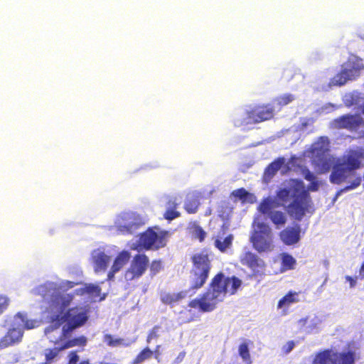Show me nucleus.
Here are the masks:
<instances>
[{"label":"nucleus","instance_id":"nucleus-1","mask_svg":"<svg viewBox=\"0 0 364 364\" xmlns=\"http://www.w3.org/2000/svg\"><path fill=\"white\" fill-rule=\"evenodd\" d=\"M242 284V280L236 276L226 277L223 272H219L211 279L207 290L191 300L188 306L198 309L203 313L211 312L224 301L227 294H235Z\"/></svg>","mask_w":364,"mask_h":364},{"label":"nucleus","instance_id":"nucleus-2","mask_svg":"<svg viewBox=\"0 0 364 364\" xmlns=\"http://www.w3.org/2000/svg\"><path fill=\"white\" fill-rule=\"evenodd\" d=\"M242 284V280L236 276L226 277L223 272H219L211 279L207 290L191 300L188 306L198 309L203 313L211 312L224 301L227 294H235Z\"/></svg>","mask_w":364,"mask_h":364},{"label":"nucleus","instance_id":"nucleus-3","mask_svg":"<svg viewBox=\"0 0 364 364\" xmlns=\"http://www.w3.org/2000/svg\"><path fill=\"white\" fill-rule=\"evenodd\" d=\"M329 151L328 138L326 136L320 137L318 141L311 146V163L318 173H326L333 167L330 181L333 183L341 184L354 173L341 162L333 166L334 160Z\"/></svg>","mask_w":364,"mask_h":364},{"label":"nucleus","instance_id":"nucleus-4","mask_svg":"<svg viewBox=\"0 0 364 364\" xmlns=\"http://www.w3.org/2000/svg\"><path fill=\"white\" fill-rule=\"evenodd\" d=\"M277 198L282 203H287L291 198L293 200L288 205L289 215L296 220H301L308 210L311 196L305 189L304 183L299 180H293L289 188H281L277 192Z\"/></svg>","mask_w":364,"mask_h":364},{"label":"nucleus","instance_id":"nucleus-5","mask_svg":"<svg viewBox=\"0 0 364 364\" xmlns=\"http://www.w3.org/2000/svg\"><path fill=\"white\" fill-rule=\"evenodd\" d=\"M88 313L89 311L85 307L76 306L68 309L63 315L51 316L50 322L56 328L65 323L62 329V339L68 337L75 329L84 326L88 320Z\"/></svg>","mask_w":364,"mask_h":364},{"label":"nucleus","instance_id":"nucleus-6","mask_svg":"<svg viewBox=\"0 0 364 364\" xmlns=\"http://www.w3.org/2000/svg\"><path fill=\"white\" fill-rule=\"evenodd\" d=\"M190 290L201 289L207 282L212 269V260L206 251L195 253L191 258Z\"/></svg>","mask_w":364,"mask_h":364},{"label":"nucleus","instance_id":"nucleus-7","mask_svg":"<svg viewBox=\"0 0 364 364\" xmlns=\"http://www.w3.org/2000/svg\"><path fill=\"white\" fill-rule=\"evenodd\" d=\"M250 242L258 252H270L274 250V236L270 226L264 223H258L252 232Z\"/></svg>","mask_w":364,"mask_h":364},{"label":"nucleus","instance_id":"nucleus-8","mask_svg":"<svg viewBox=\"0 0 364 364\" xmlns=\"http://www.w3.org/2000/svg\"><path fill=\"white\" fill-rule=\"evenodd\" d=\"M169 232L166 230L155 232L149 228L139 235L138 246L142 250H149L163 248L166 246Z\"/></svg>","mask_w":364,"mask_h":364},{"label":"nucleus","instance_id":"nucleus-9","mask_svg":"<svg viewBox=\"0 0 364 364\" xmlns=\"http://www.w3.org/2000/svg\"><path fill=\"white\" fill-rule=\"evenodd\" d=\"M355 354L351 350L335 352L331 349H325L318 352L311 364H354Z\"/></svg>","mask_w":364,"mask_h":364},{"label":"nucleus","instance_id":"nucleus-10","mask_svg":"<svg viewBox=\"0 0 364 364\" xmlns=\"http://www.w3.org/2000/svg\"><path fill=\"white\" fill-rule=\"evenodd\" d=\"M149 264V259L144 253H139L133 257L129 267L125 271L124 278L127 281L139 279L146 272Z\"/></svg>","mask_w":364,"mask_h":364},{"label":"nucleus","instance_id":"nucleus-11","mask_svg":"<svg viewBox=\"0 0 364 364\" xmlns=\"http://www.w3.org/2000/svg\"><path fill=\"white\" fill-rule=\"evenodd\" d=\"M364 124L363 118L359 114H346L335 118L331 127L337 129H346L351 132H357Z\"/></svg>","mask_w":364,"mask_h":364},{"label":"nucleus","instance_id":"nucleus-12","mask_svg":"<svg viewBox=\"0 0 364 364\" xmlns=\"http://www.w3.org/2000/svg\"><path fill=\"white\" fill-rule=\"evenodd\" d=\"M276 203L272 199H263L258 206V210L263 215H267L272 223L277 226H282L287 223V216L279 210H272L276 208Z\"/></svg>","mask_w":364,"mask_h":364},{"label":"nucleus","instance_id":"nucleus-13","mask_svg":"<svg viewBox=\"0 0 364 364\" xmlns=\"http://www.w3.org/2000/svg\"><path fill=\"white\" fill-rule=\"evenodd\" d=\"M274 112V108L271 104H260L247 111V117L254 123H260L272 119Z\"/></svg>","mask_w":364,"mask_h":364},{"label":"nucleus","instance_id":"nucleus-14","mask_svg":"<svg viewBox=\"0 0 364 364\" xmlns=\"http://www.w3.org/2000/svg\"><path fill=\"white\" fill-rule=\"evenodd\" d=\"M240 262L242 265L250 269L254 276L262 274L265 267L264 260L250 251L244 252L240 257Z\"/></svg>","mask_w":364,"mask_h":364},{"label":"nucleus","instance_id":"nucleus-15","mask_svg":"<svg viewBox=\"0 0 364 364\" xmlns=\"http://www.w3.org/2000/svg\"><path fill=\"white\" fill-rule=\"evenodd\" d=\"M301 228L300 225L295 224L288 226L279 232V236L282 242L287 246L297 244L301 237Z\"/></svg>","mask_w":364,"mask_h":364},{"label":"nucleus","instance_id":"nucleus-16","mask_svg":"<svg viewBox=\"0 0 364 364\" xmlns=\"http://www.w3.org/2000/svg\"><path fill=\"white\" fill-rule=\"evenodd\" d=\"M342 68L346 71V74L352 80L360 76L361 70L364 69V65L361 58L353 55L348 58Z\"/></svg>","mask_w":364,"mask_h":364},{"label":"nucleus","instance_id":"nucleus-17","mask_svg":"<svg viewBox=\"0 0 364 364\" xmlns=\"http://www.w3.org/2000/svg\"><path fill=\"white\" fill-rule=\"evenodd\" d=\"M228 230V225L225 223L223 224L215 239L214 245L221 252H225L232 245L233 235L232 234H229L224 237Z\"/></svg>","mask_w":364,"mask_h":364},{"label":"nucleus","instance_id":"nucleus-18","mask_svg":"<svg viewBox=\"0 0 364 364\" xmlns=\"http://www.w3.org/2000/svg\"><path fill=\"white\" fill-rule=\"evenodd\" d=\"M186 296V291H180L178 292L161 291L159 294L161 302L171 308L178 304Z\"/></svg>","mask_w":364,"mask_h":364},{"label":"nucleus","instance_id":"nucleus-19","mask_svg":"<svg viewBox=\"0 0 364 364\" xmlns=\"http://www.w3.org/2000/svg\"><path fill=\"white\" fill-rule=\"evenodd\" d=\"M91 259L95 272H100L107 269L111 258L104 251L97 249L92 252Z\"/></svg>","mask_w":364,"mask_h":364},{"label":"nucleus","instance_id":"nucleus-20","mask_svg":"<svg viewBox=\"0 0 364 364\" xmlns=\"http://www.w3.org/2000/svg\"><path fill=\"white\" fill-rule=\"evenodd\" d=\"M22 333L16 328L9 329L6 334L0 339V349L6 348L20 342Z\"/></svg>","mask_w":364,"mask_h":364},{"label":"nucleus","instance_id":"nucleus-21","mask_svg":"<svg viewBox=\"0 0 364 364\" xmlns=\"http://www.w3.org/2000/svg\"><path fill=\"white\" fill-rule=\"evenodd\" d=\"M179 203L176 198H171L166 202V210L164 213V219L171 221L181 216V213L177 210Z\"/></svg>","mask_w":364,"mask_h":364},{"label":"nucleus","instance_id":"nucleus-22","mask_svg":"<svg viewBox=\"0 0 364 364\" xmlns=\"http://www.w3.org/2000/svg\"><path fill=\"white\" fill-rule=\"evenodd\" d=\"M360 159V157H358L357 155V151H355L344 157L343 161L341 163L345 164V166L353 172L361 166Z\"/></svg>","mask_w":364,"mask_h":364},{"label":"nucleus","instance_id":"nucleus-23","mask_svg":"<svg viewBox=\"0 0 364 364\" xmlns=\"http://www.w3.org/2000/svg\"><path fill=\"white\" fill-rule=\"evenodd\" d=\"M299 293L293 291H289L282 299H279L277 304L278 309L286 308L287 309L292 304L299 301Z\"/></svg>","mask_w":364,"mask_h":364},{"label":"nucleus","instance_id":"nucleus-24","mask_svg":"<svg viewBox=\"0 0 364 364\" xmlns=\"http://www.w3.org/2000/svg\"><path fill=\"white\" fill-rule=\"evenodd\" d=\"M282 271L294 269L296 265V259L289 253L282 252L280 254Z\"/></svg>","mask_w":364,"mask_h":364},{"label":"nucleus","instance_id":"nucleus-25","mask_svg":"<svg viewBox=\"0 0 364 364\" xmlns=\"http://www.w3.org/2000/svg\"><path fill=\"white\" fill-rule=\"evenodd\" d=\"M73 299L72 294L61 295L58 294L55 296L52 300V304L57 306H60V312L62 313L63 310L68 307Z\"/></svg>","mask_w":364,"mask_h":364},{"label":"nucleus","instance_id":"nucleus-26","mask_svg":"<svg viewBox=\"0 0 364 364\" xmlns=\"http://www.w3.org/2000/svg\"><path fill=\"white\" fill-rule=\"evenodd\" d=\"M129 258V252L125 250L120 252L114 259L112 268L119 272L128 262Z\"/></svg>","mask_w":364,"mask_h":364},{"label":"nucleus","instance_id":"nucleus-27","mask_svg":"<svg viewBox=\"0 0 364 364\" xmlns=\"http://www.w3.org/2000/svg\"><path fill=\"white\" fill-rule=\"evenodd\" d=\"M75 291L77 294L82 295L84 294H87L91 296L96 298L100 296L101 288L98 285L90 284L85 286L84 288L77 289Z\"/></svg>","mask_w":364,"mask_h":364},{"label":"nucleus","instance_id":"nucleus-28","mask_svg":"<svg viewBox=\"0 0 364 364\" xmlns=\"http://www.w3.org/2000/svg\"><path fill=\"white\" fill-rule=\"evenodd\" d=\"M348 80H351L343 68L336 74L330 80V85L333 86L344 85Z\"/></svg>","mask_w":364,"mask_h":364},{"label":"nucleus","instance_id":"nucleus-29","mask_svg":"<svg viewBox=\"0 0 364 364\" xmlns=\"http://www.w3.org/2000/svg\"><path fill=\"white\" fill-rule=\"evenodd\" d=\"M87 339L84 336L68 340L60 346V350H65L75 346H85Z\"/></svg>","mask_w":364,"mask_h":364},{"label":"nucleus","instance_id":"nucleus-30","mask_svg":"<svg viewBox=\"0 0 364 364\" xmlns=\"http://www.w3.org/2000/svg\"><path fill=\"white\" fill-rule=\"evenodd\" d=\"M285 160L282 157L277 158L265 168V173L269 176H273L284 164Z\"/></svg>","mask_w":364,"mask_h":364},{"label":"nucleus","instance_id":"nucleus-31","mask_svg":"<svg viewBox=\"0 0 364 364\" xmlns=\"http://www.w3.org/2000/svg\"><path fill=\"white\" fill-rule=\"evenodd\" d=\"M154 353L149 347L144 348L133 359L132 364H141L153 357Z\"/></svg>","mask_w":364,"mask_h":364},{"label":"nucleus","instance_id":"nucleus-32","mask_svg":"<svg viewBox=\"0 0 364 364\" xmlns=\"http://www.w3.org/2000/svg\"><path fill=\"white\" fill-rule=\"evenodd\" d=\"M192 309L193 308L186 309L179 312V319L181 320L182 323H190L198 318V316Z\"/></svg>","mask_w":364,"mask_h":364},{"label":"nucleus","instance_id":"nucleus-33","mask_svg":"<svg viewBox=\"0 0 364 364\" xmlns=\"http://www.w3.org/2000/svg\"><path fill=\"white\" fill-rule=\"evenodd\" d=\"M192 236L202 242L205 240L207 233L206 232L196 223H194L190 228Z\"/></svg>","mask_w":364,"mask_h":364},{"label":"nucleus","instance_id":"nucleus-34","mask_svg":"<svg viewBox=\"0 0 364 364\" xmlns=\"http://www.w3.org/2000/svg\"><path fill=\"white\" fill-rule=\"evenodd\" d=\"M232 195L244 202L253 203V195L246 191L244 188H238L232 191Z\"/></svg>","mask_w":364,"mask_h":364},{"label":"nucleus","instance_id":"nucleus-35","mask_svg":"<svg viewBox=\"0 0 364 364\" xmlns=\"http://www.w3.org/2000/svg\"><path fill=\"white\" fill-rule=\"evenodd\" d=\"M103 341L109 347H117L119 346H128L129 344L124 343V340L121 338H114L111 334H105L103 336Z\"/></svg>","mask_w":364,"mask_h":364},{"label":"nucleus","instance_id":"nucleus-36","mask_svg":"<svg viewBox=\"0 0 364 364\" xmlns=\"http://www.w3.org/2000/svg\"><path fill=\"white\" fill-rule=\"evenodd\" d=\"M199 206V200L198 198H191L186 200L183 207L188 214H195L197 213Z\"/></svg>","mask_w":364,"mask_h":364},{"label":"nucleus","instance_id":"nucleus-37","mask_svg":"<svg viewBox=\"0 0 364 364\" xmlns=\"http://www.w3.org/2000/svg\"><path fill=\"white\" fill-rule=\"evenodd\" d=\"M238 353L243 361L247 364H251V356L247 343L244 342L240 344L238 347Z\"/></svg>","mask_w":364,"mask_h":364},{"label":"nucleus","instance_id":"nucleus-38","mask_svg":"<svg viewBox=\"0 0 364 364\" xmlns=\"http://www.w3.org/2000/svg\"><path fill=\"white\" fill-rule=\"evenodd\" d=\"M137 228L138 225L134 222H129L117 226V230L123 235L132 234Z\"/></svg>","mask_w":364,"mask_h":364},{"label":"nucleus","instance_id":"nucleus-39","mask_svg":"<svg viewBox=\"0 0 364 364\" xmlns=\"http://www.w3.org/2000/svg\"><path fill=\"white\" fill-rule=\"evenodd\" d=\"M294 100V96L291 94L287 93L280 96H278L274 99V102L276 103L279 107H282L287 105Z\"/></svg>","mask_w":364,"mask_h":364},{"label":"nucleus","instance_id":"nucleus-40","mask_svg":"<svg viewBox=\"0 0 364 364\" xmlns=\"http://www.w3.org/2000/svg\"><path fill=\"white\" fill-rule=\"evenodd\" d=\"M361 177L360 176H356L350 183L349 185L345 186L343 188L341 189L340 191H338L336 194V197H338V196H340L343 192H346V191H350V190H353L356 188H358V186H360V183H361Z\"/></svg>","mask_w":364,"mask_h":364},{"label":"nucleus","instance_id":"nucleus-41","mask_svg":"<svg viewBox=\"0 0 364 364\" xmlns=\"http://www.w3.org/2000/svg\"><path fill=\"white\" fill-rule=\"evenodd\" d=\"M163 269L162 262L160 259H154L151 262L149 271L151 276L158 274Z\"/></svg>","mask_w":364,"mask_h":364},{"label":"nucleus","instance_id":"nucleus-42","mask_svg":"<svg viewBox=\"0 0 364 364\" xmlns=\"http://www.w3.org/2000/svg\"><path fill=\"white\" fill-rule=\"evenodd\" d=\"M62 350H60V346L56 347L53 349H48L46 353V363H50L53 358H55L60 351Z\"/></svg>","mask_w":364,"mask_h":364},{"label":"nucleus","instance_id":"nucleus-43","mask_svg":"<svg viewBox=\"0 0 364 364\" xmlns=\"http://www.w3.org/2000/svg\"><path fill=\"white\" fill-rule=\"evenodd\" d=\"M160 329L159 326H154L149 332L147 337H146V343H150L151 341L154 339H156L159 338V331Z\"/></svg>","mask_w":364,"mask_h":364},{"label":"nucleus","instance_id":"nucleus-44","mask_svg":"<svg viewBox=\"0 0 364 364\" xmlns=\"http://www.w3.org/2000/svg\"><path fill=\"white\" fill-rule=\"evenodd\" d=\"M301 172L304 178L307 181H311L315 179V176L312 173L310 170L306 167H302L301 168Z\"/></svg>","mask_w":364,"mask_h":364},{"label":"nucleus","instance_id":"nucleus-45","mask_svg":"<svg viewBox=\"0 0 364 364\" xmlns=\"http://www.w3.org/2000/svg\"><path fill=\"white\" fill-rule=\"evenodd\" d=\"M68 358V362L66 364H77L80 360L79 355L75 350H73L69 353Z\"/></svg>","mask_w":364,"mask_h":364},{"label":"nucleus","instance_id":"nucleus-46","mask_svg":"<svg viewBox=\"0 0 364 364\" xmlns=\"http://www.w3.org/2000/svg\"><path fill=\"white\" fill-rule=\"evenodd\" d=\"M9 300L6 296H0V314L7 308Z\"/></svg>","mask_w":364,"mask_h":364},{"label":"nucleus","instance_id":"nucleus-47","mask_svg":"<svg viewBox=\"0 0 364 364\" xmlns=\"http://www.w3.org/2000/svg\"><path fill=\"white\" fill-rule=\"evenodd\" d=\"M311 182L310 185L308 187V189L306 190L308 192L309 191H316L318 189V183L315 179H313L311 181H309Z\"/></svg>","mask_w":364,"mask_h":364},{"label":"nucleus","instance_id":"nucleus-48","mask_svg":"<svg viewBox=\"0 0 364 364\" xmlns=\"http://www.w3.org/2000/svg\"><path fill=\"white\" fill-rule=\"evenodd\" d=\"M295 343L293 341H288L287 344L283 347V351L285 353H289L294 347Z\"/></svg>","mask_w":364,"mask_h":364},{"label":"nucleus","instance_id":"nucleus-49","mask_svg":"<svg viewBox=\"0 0 364 364\" xmlns=\"http://www.w3.org/2000/svg\"><path fill=\"white\" fill-rule=\"evenodd\" d=\"M161 348V346L160 345H158L156 346L155 348V350H153V353H154V355L153 356L154 357L155 359H156L159 362L160 360V352H159V349Z\"/></svg>","mask_w":364,"mask_h":364},{"label":"nucleus","instance_id":"nucleus-50","mask_svg":"<svg viewBox=\"0 0 364 364\" xmlns=\"http://www.w3.org/2000/svg\"><path fill=\"white\" fill-rule=\"evenodd\" d=\"M117 272H118L111 267V269L109 270V272H108V274H107V281H112L114 279V274Z\"/></svg>","mask_w":364,"mask_h":364},{"label":"nucleus","instance_id":"nucleus-51","mask_svg":"<svg viewBox=\"0 0 364 364\" xmlns=\"http://www.w3.org/2000/svg\"><path fill=\"white\" fill-rule=\"evenodd\" d=\"M346 279L350 282V287H353L355 286L356 284V279L353 278L350 276H346Z\"/></svg>","mask_w":364,"mask_h":364},{"label":"nucleus","instance_id":"nucleus-52","mask_svg":"<svg viewBox=\"0 0 364 364\" xmlns=\"http://www.w3.org/2000/svg\"><path fill=\"white\" fill-rule=\"evenodd\" d=\"M185 355H186L185 352L180 353L179 355L176 358L175 363H179L180 362H181L183 360V359L184 358Z\"/></svg>","mask_w":364,"mask_h":364},{"label":"nucleus","instance_id":"nucleus-53","mask_svg":"<svg viewBox=\"0 0 364 364\" xmlns=\"http://www.w3.org/2000/svg\"><path fill=\"white\" fill-rule=\"evenodd\" d=\"M358 277L360 279H364V262L362 263L361 267L360 268Z\"/></svg>","mask_w":364,"mask_h":364},{"label":"nucleus","instance_id":"nucleus-54","mask_svg":"<svg viewBox=\"0 0 364 364\" xmlns=\"http://www.w3.org/2000/svg\"><path fill=\"white\" fill-rule=\"evenodd\" d=\"M357 155L358 157L364 159V146L359 148V149L357 151Z\"/></svg>","mask_w":364,"mask_h":364},{"label":"nucleus","instance_id":"nucleus-55","mask_svg":"<svg viewBox=\"0 0 364 364\" xmlns=\"http://www.w3.org/2000/svg\"><path fill=\"white\" fill-rule=\"evenodd\" d=\"M67 284H68L67 287L68 288H72L74 287V283L72 282H67Z\"/></svg>","mask_w":364,"mask_h":364},{"label":"nucleus","instance_id":"nucleus-56","mask_svg":"<svg viewBox=\"0 0 364 364\" xmlns=\"http://www.w3.org/2000/svg\"><path fill=\"white\" fill-rule=\"evenodd\" d=\"M79 364H90L88 360H84L80 362Z\"/></svg>","mask_w":364,"mask_h":364},{"label":"nucleus","instance_id":"nucleus-57","mask_svg":"<svg viewBox=\"0 0 364 364\" xmlns=\"http://www.w3.org/2000/svg\"><path fill=\"white\" fill-rule=\"evenodd\" d=\"M24 328H28V329L31 328V326H28V321L24 322Z\"/></svg>","mask_w":364,"mask_h":364},{"label":"nucleus","instance_id":"nucleus-58","mask_svg":"<svg viewBox=\"0 0 364 364\" xmlns=\"http://www.w3.org/2000/svg\"><path fill=\"white\" fill-rule=\"evenodd\" d=\"M105 294H104L103 296L100 297V301L105 299Z\"/></svg>","mask_w":364,"mask_h":364},{"label":"nucleus","instance_id":"nucleus-59","mask_svg":"<svg viewBox=\"0 0 364 364\" xmlns=\"http://www.w3.org/2000/svg\"><path fill=\"white\" fill-rule=\"evenodd\" d=\"M206 215H210V212H207Z\"/></svg>","mask_w":364,"mask_h":364},{"label":"nucleus","instance_id":"nucleus-60","mask_svg":"<svg viewBox=\"0 0 364 364\" xmlns=\"http://www.w3.org/2000/svg\"><path fill=\"white\" fill-rule=\"evenodd\" d=\"M206 215H210V212H207Z\"/></svg>","mask_w":364,"mask_h":364}]
</instances>
